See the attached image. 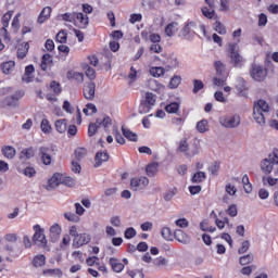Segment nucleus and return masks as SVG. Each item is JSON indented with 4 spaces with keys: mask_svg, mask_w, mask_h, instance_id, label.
Segmentation results:
<instances>
[{
    "mask_svg": "<svg viewBox=\"0 0 278 278\" xmlns=\"http://www.w3.org/2000/svg\"><path fill=\"white\" fill-rule=\"evenodd\" d=\"M262 173L269 175L274 172L275 177H278V149H274L269 159H264L261 162Z\"/></svg>",
    "mask_w": 278,
    "mask_h": 278,
    "instance_id": "f257e3e1",
    "label": "nucleus"
},
{
    "mask_svg": "<svg viewBox=\"0 0 278 278\" xmlns=\"http://www.w3.org/2000/svg\"><path fill=\"white\" fill-rule=\"evenodd\" d=\"M239 51L240 46L238 45V42H229L227 45V52L228 58L230 59V63L237 68H240V66H243L244 64V58L241 56Z\"/></svg>",
    "mask_w": 278,
    "mask_h": 278,
    "instance_id": "f03ea898",
    "label": "nucleus"
},
{
    "mask_svg": "<svg viewBox=\"0 0 278 278\" xmlns=\"http://www.w3.org/2000/svg\"><path fill=\"white\" fill-rule=\"evenodd\" d=\"M60 185L73 188L75 186V179L59 173L52 175V177L49 180V187L55 188Z\"/></svg>",
    "mask_w": 278,
    "mask_h": 278,
    "instance_id": "7ed1b4c3",
    "label": "nucleus"
},
{
    "mask_svg": "<svg viewBox=\"0 0 278 278\" xmlns=\"http://www.w3.org/2000/svg\"><path fill=\"white\" fill-rule=\"evenodd\" d=\"M270 106L269 105H254V112L252 113V118H254L255 123L260 126H265L266 114L269 113Z\"/></svg>",
    "mask_w": 278,
    "mask_h": 278,
    "instance_id": "20e7f679",
    "label": "nucleus"
},
{
    "mask_svg": "<svg viewBox=\"0 0 278 278\" xmlns=\"http://www.w3.org/2000/svg\"><path fill=\"white\" fill-rule=\"evenodd\" d=\"M194 29H197V22H187L185 26L179 31V38H182V40H188L189 42H192L194 40V36H197V33H194Z\"/></svg>",
    "mask_w": 278,
    "mask_h": 278,
    "instance_id": "39448f33",
    "label": "nucleus"
},
{
    "mask_svg": "<svg viewBox=\"0 0 278 278\" xmlns=\"http://www.w3.org/2000/svg\"><path fill=\"white\" fill-rule=\"evenodd\" d=\"M100 126L109 128L110 126H112V118L105 116L102 119H96V123H89V127L87 128V135L89 137H93L98 132Z\"/></svg>",
    "mask_w": 278,
    "mask_h": 278,
    "instance_id": "423d86ee",
    "label": "nucleus"
},
{
    "mask_svg": "<svg viewBox=\"0 0 278 278\" xmlns=\"http://www.w3.org/2000/svg\"><path fill=\"white\" fill-rule=\"evenodd\" d=\"M250 75L254 81H264L268 77V70L262 65H252Z\"/></svg>",
    "mask_w": 278,
    "mask_h": 278,
    "instance_id": "0eeeda50",
    "label": "nucleus"
},
{
    "mask_svg": "<svg viewBox=\"0 0 278 278\" xmlns=\"http://www.w3.org/2000/svg\"><path fill=\"white\" fill-rule=\"evenodd\" d=\"M149 178L141 176L130 179V189L132 191H142L149 186Z\"/></svg>",
    "mask_w": 278,
    "mask_h": 278,
    "instance_id": "6e6552de",
    "label": "nucleus"
},
{
    "mask_svg": "<svg viewBox=\"0 0 278 278\" xmlns=\"http://www.w3.org/2000/svg\"><path fill=\"white\" fill-rule=\"evenodd\" d=\"M241 118L240 115H229V116H222L219 118V123L222 126H225L226 128H236L240 125Z\"/></svg>",
    "mask_w": 278,
    "mask_h": 278,
    "instance_id": "1a4fd4ad",
    "label": "nucleus"
},
{
    "mask_svg": "<svg viewBox=\"0 0 278 278\" xmlns=\"http://www.w3.org/2000/svg\"><path fill=\"white\" fill-rule=\"evenodd\" d=\"M35 235H34V242L35 244L45 248L48 244L47 237L45 236L43 229L40 228V225L34 226Z\"/></svg>",
    "mask_w": 278,
    "mask_h": 278,
    "instance_id": "9d476101",
    "label": "nucleus"
},
{
    "mask_svg": "<svg viewBox=\"0 0 278 278\" xmlns=\"http://www.w3.org/2000/svg\"><path fill=\"white\" fill-rule=\"evenodd\" d=\"M14 14V11H8L2 16V25L3 27L0 30V36L4 38V40H10V35L8 34V27L10 26V21H12V16Z\"/></svg>",
    "mask_w": 278,
    "mask_h": 278,
    "instance_id": "9b49d317",
    "label": "nucleus"
},
{
    "mask_svg": "<svg viewBox=\"0 0 278 278\" xmlns=\"http://www.w3.org/2000/svg\"><path fill=\"white\" fill-rule=\"evenodd\" d=\"M89 23V17L86 14L81 12H75L74 25H76V27H80V29H86Z\"/></svg>",
    "mask_w": 278,
    "mask_h": 278,
    "instance_id": "f8f14e48",
    "label": "nucleus"
},
{
    "mask_svg": "<svg viewBox=\"0 0 278 278\" xmlns=\"http://www.w3.org/2000/svg\"><path fill=\"white\" fill-rule=\"evenodd\" d=\"M165 60L163 61V64L167 66L169 70L179 68V59L177 58V54H162Z\"/></svg>",
    "mask_w": 278,
    "mask_h": 278,
    "instance_id": "ddd939ff",
    "label": "nucleus"
},
{
    "mask_svg": "<svg viewBox=\"0 0 278 278\" xmlns=\"http://www.w3.org/2000/svg\"><path fill=\"white\" fill-rule=\"evenodd\" d=\"M189 151V144H188V140H181L179 142V147L177 148V152L179 153H186V156H194L198 155L200 153V147H197L195 150H193V152L188 153Z\"/></svg>",
    "mask_w": 278,
    "mask_h": 278,
    "instance_id": "4468645a",
    "label": "nucleus"
},
{
    "mask_svg": "<svg viewBox=\"0 0 278 278\" xmlns=\"http://www.w3.org/2000/svg\"><path fill=\"white\" fill-rule=\"evenodd\" d=\"M90 240L91 238L88 233H79L74 237V243L72 244V247L78 249L85 244H89Z\"/></svg>",
    "mask_w": 278,
    "mask_h": 278,
    "instance_id": "2eb2a0df",
    "label": "nucleus"
},
{
    "mask_svg": "<svg viewBox=\"0 0 278 278\" xmlns=\"http://www.w3.org/2000/svg\"><path fill=\"white\" fill-rule=\"evenodd\" d=\"M110 154L106 151H99L94 156V168H99L103 163L109 162Z\"/></svg>",
    "mask_w": 278,
    "mask_h": 278,
    "instance_id": "dca6fc26",
    "label": "nucleus"
},
{
    "mask_svg": "<svg viewBox=\"0 0 278 278\" xmlns=\"http://www.w3.org/2000/svg\"><path fill=\"white\" fill-rule=\"evenodd\" d=\"M48 152H49V148L40 147L39 155H40V159H41V163H43V165H51L52 164V155L49 154Z\"/></svg>",
    "mask_w": 278,
    "mask_h": 278,
    "instance_id": "f3484780",
    "label": "nucleus"
},
{
    "mask_svg": "<svg viewBox=\"0 0 278 278\" xmlns=\"http://www.w3.org/2000/svg\"><path fill=\"white\" fill-rule=\"evenodd\" d=\"M109 264L111 266L112 271L116 274H119L125 268V265L118 258L115 257H111Z\"/></svg>",
    "mask_w": 278,
    "mask_h": 278,
    "instance_id": "a211bd4d",
    "label": "nucleus"
},
{
    "mask_svg": "<svg viewBox=\"0 0 278 278\" xmlns=\"http://www.w3.org/2000/svg\"><path fill=\"white\" fill-rule=\"evenodd\" d=\"M62 235V226L54 224L50 227V238L52 242H56Z\"/></svg>",
    "mask_w": 278,
    "mask_h": 278,
    "instance_id": "6ab92c4d",
    "label": "nucleus"
},
{
    "mask_svg": "<svg viewBox=\"0 0 278 278\" xmlns=\"http://www.w3.org/2000/svg\"><path fill=\"white\" fill-rule=\"evenodd\" d=\"M179 31V24L177 22H172L165 26V35L168 38H173L175 34Z\"/></svg>",
    "mask_w": 278,
    "mask_h": 278,
    "instance_id": "aec40b11",
    "label": "nucleus"
},
{
    "mask_svg": "<svg viewBox=\"0 0 278 278\" xmlns=\"http://www.w3.org/2000/svg\"><path fill=\"white\" fill-rule=\"evenodd\" d=\"M157 103V96L153 92H146L142 99V105H155Z\"/></svg>",
    "mask_w": 278,
    "mask_h": 278,
    "instance_id": "412c9836",
    "label": "nucleus"
},
{
    "mask_svg": "<svg viewBox=\"0 0 278 278\" xmlns=\"http://www.w3.org/2000/svg\"><path fill=\"white\" fill-rule=\"evenodd\" d=\"M236 89L238 90V92L241 97H247L249 94V89L247 88V80L243 78L238 79Z\"/></svg>",
    "mask_w": 278,
    "mask_h": 278,
    "instance_id": "4be33fe9",
    "label": "nucleus"
},
{
    "mask_svg": "<svg viewBox=\"0 0 278 278\" xmlns=\"http://www.w3.org/2000/svg\"><path fill=\"white\" fill-rule=\"evenodd\" d=\"M51 12H52L51 7L43 8L37 18V23H39V25H42L45 21H49V17L51 16Z\"/></svg>",
    "mask_w": 278,
    "mask_h": 278,
    "instance_id": "5701e85b",
    "label": "nucleus"
},
{
    "mask_svg": "<svg viewBox=\"0 0 278 278\" xmlns=\"http://www.w3.org/2000/svg\"><path fill=\"white\" fill-rule=\"evenodd\" d=\"M181 75L174 74L167 84V88H169V90H177L181 85Z\"/></svg>",
    "mask_w": 278,
    "mask_h": 278,
    "instance_id": "b1692460",
    "label": "nucleus"
},
{
    "mask_svg": "<svg viewBox=\"0 0 278 278\" xmlns=\"http://www.w3.org/2000/svg\"><path fill=\"white\" fill-rule=\"evenodd\" d=\"M1 152H2V155H4V157L9 160H13L15 157V154L17 153L14 147H10V146L2 147Z\"/></svg>",
    "mask_w": 278,
    "mask_h": 278,
    "instance_id": "393cba45",
    "label": "nucleus"
},
{
    "mask_svg": "<svg viewBox=\"0 0 278 278\" xmlns=\"http://www.w3.org/2000/svg\"><path fill=\"white\" fill-rule=\"evenodd\" d=\"M122 134H124V137L130 142H138V135L135 134L132 130H129L128 128L122 126Z\"/></svg>",
    "mask_w": 278,
    "mask_h": 278,
    "instance_id": "a878e982",
    "label": "nucleus"
},
{
    "mask_svg": "<svg viewBox=\"0 0 278 278\" xmlns=\"http://www.w3.org/2000/svg\"><path fill=\"white\" fill-rule=\"evenodd\" d=\"M94 88H96L94 83H89L84 88V97H85V99H94Z\"/></svg>",
    "mask_w": 278,
    "mask_h": 278,
    "instance_id": "bb28decb",
    "label": "nucleus"
},
{
    "mask_svg": "<svg viewBox=\"0 0 278 278\" xmlns=\"http://www.w3.org/2000/svg\"><path fill=\"white\" fill-rule=\"evenodd\" d=\"M54 127L59 134H65V131H67V119H56Z\"/></svg>",
    "mask_w": 278,
    "mask_h": 278,
    "instance_id": "cd10ccee",
    "label": "nucleus"
},
{
    "mask_svg": "<svg viewBox=\"0 0 278 278\" xmlns=\"http://www.w3.org/2000/svg\"><path fill=\"white\" fill-rule=\"evenodd\" d=\"M150 75H152V77H164V75H166V68L162 67V66H154L150 68Z\"/></svg>",
    "mask_w": 278,
    "mask_h": 278,
    "instance_id": "c85d7f7f",
    "label": "nucleus"
},
{
    "mask_svg": "<svg viewBox=\"0 0 278 278\" xmlns=\"http://www.w3.org/2000/svg\"><path fill=\"white\" fill-rule=\"evenodd\" d=\"M28 51H29V43L27 42L22 43L17 49V58L20 60L27 58Z\"/></svg>",
    "mask_w": 278,
    "mask_h": 278,
    "instance_id": "c756f323",
    "label": "nucleus"
},
{
    "mask_svg": "<svg viewBox=\"0 0 278 278\" xmlns=\"http://www.w3.org/2000/svg\"><path fill=\"white\" fill-rule=\"evenodd\" d=\"M35 156V150L33 147L26 148L24 150L21 151L20 153V160H30Z\"/></svg>",
    "mask_w": 278,
    "mask_h": 278,
    "instance_id": "7c9ffc66",
    "label": "nucleus"
},
{
    "mask_svg": "<svg viewBox=\"0 0 278 278\" xmlns=\"http://www.w3.org/2000/svg\"><path fill=\"white\" fill-rule=\"evenodd\" d=\"M14 66H16V63L14 61L4 62L1 65L2 73L4 75H10L14 71Z\"/></svg>",
    "mask_w": 278,
    "mask_h": 278,
    "instance_id": "2f4dec72",
    "label": "nucleus"
},
{
    "mask_svg": "<svg viewBox=\"0 0 278 278\" xmlns=\"http://www.w3.org/2000/svg\"><path fill=\"white\" fill-rule=\"evenodd\" d=\"M35 68H34V65H28L25 67V74L24 76L22 77V80L25 83V84H29L34 78L31 77V74L34 73Z\"/></svg>",
    "mask_w": 278,
    "mask_h": 278,
    "instance_id": "473e14b6",
    "label": "nucleus"
},
{
    "mask_svg": "<svg viewBox=\"0 0 278 278\" xmlns=\"http://www.w3.org/2000/svg\"><path fill=\"white\" fill-rule=\"evenodd\" d=\"M214 217H215V225L218 229L223 230L225 228V225H227L229 228H232V225H230L228 217H224V220L216 217V214L214 215Z\"/></svg>",
    "mask_w": 278,
    "mask_h": 278,
    "instance_id": "72a5a7b5",
    "label": "nucleus"
},
{
    "mask_svg": "<svg viewBox=\"0 0 278 278\" xmlns=\"http://www.w3.org/2000/svg\"><path fill=\"white\" fill-rule=\"evenodd\" d=\"M150 87L152 90H154V92H157L159 94L166 90V86L157 80H152Z\"/></svg>",
    "mask_w": 278,
    "mask_h": 278,
    "instance_id": "f704fd0d",
    "label": "nucleus"
},
{
    "mask_svg": "<svg viewBox=\"0 0 278 278\" xmlns=\"http://www.w3.org/2000/svg\"><path fill=\"white\" fill-rule=\"evenodd\" d=\"M159 172V164L157 163H151L147 165L146 173L149 177H154L155 174Z\"/></svg>",
    "mask_w": 278,
    "mask_h": 278,
    "instance_id": "c9c22d12",
    "label": "nucleus"
},
{
    "mask_svg": "<svg viewBox=\"0 0 278 278\" xmlns=\"http://www.w3.org/2000/svg\"><path fill=\"white\" fill-rule=\"evenodd\" d=\"M34 267H43L47 264V257L45 255H38L31 261Z\"/></svg>",
    "mask_w": 278,
    "mask_h": 278,
    "instance_id": "e433bc0d",
    "label": "nucleus"
},
{
    "mask_svg": "<svg viewBox=\"0 0 278 278\" xmlns=\"http://www.w3.org/2000/svg\"><path fill=\"white\" fill-rule=\"evenodd\" d=\"M86 77L92 81V79H97V72L94 68L90 67L89 65L83 66Z\"/></svg>",
    "mask_w": 278,
    "mask_h": 278,
    "instance_id": "4c0bfd02",
    "label": "nucleus"
},
{
    "mask_svg": "<svg viewBox=\"0 0 278 278\" xmlns=\"http://www.w3.org/2000/svg\"><path fill=\"white\" fill-rule=\"evenodd\" d=\"M21 13H17L14 17L13 21L11 23V29L14 31V34L18 33V29H21Z\"/></svg>",
    "mask_w": 278,
    "mask_h": 278,
    "instance_id": "58836bf2",
    "label": "nucleus"
},
{
    "mask_svg": "<svg viewBox=\"0 0 278 278\" xmlns=\"http://www.w3.org/2000/svg\"><path fill=\"white\" fill-rule=\"evenodd\" d=\"M197 130L200 134H205L208 131V122L207 119H201L199 123H197Z\"/></svg>",
    "mask_w": 278,
    "mask_h": 278,
    "instance_id": "ea45409f",
    "label": "nucleus"
},
{
    "mask_svg": "<svg viewBox=\"0 0 278 278\" xmlns=\"http://www.w3.org/2000/svg\"><path fill=\"white\" fill-rule=\"evenodd\" d=\"M241 182L247 193H250L253 191V185H251L248 174L242 176Z\"/></svg>",
    "mask_w": 278,
    "mask_h": 278,
    "instance_id": "a19ab883",
    "label": "nucleus"
},
{
    "mask_svg": "<svg viewBox=\"0 0 278 278\" xmlns=\"http://www.w3.org/2000/svg\"><path fill=\"white\" fill-rule=\"evenodd\" d=\"M216 75L225 76L227 75V70H225V65L220 61H215L214 63Z\"/></svg>",
    "mask_w": 278,
    "mask_h": 278,
    "instance_id": "79ce46f5",
    "label": "nucleus"
},
{
    "mask_svg": "<svg viewBox=\"0 0 278 278\" xmlns=\"http://www.w3.org/2000/svg\"><path fill=\"white\" fill-rule=\"evenodd\" d=\"M67 79H75V81H84V74L75 71L67 72Z\"/></svg>",
    "mask_w": 278,
    "mask_h": 278,
    "instance_id": "37998d69",
    "label": "nucleus"
},
{
    "mask_svg": "<svg viewBox=\"0 0 278 278\" xmlns=\"http://www.w3.org/2000/svg\"><path fill=\"white\" fill-rule=\"evenodd\" d=\"M51 62H53V59L50 56V54H43L41 64H40L41 68L43 71H47V68H49V66H51Z\"/></svg>",
    "mask_w": 278,
    "mask_h": 278,
    "instance_id": "c03bdc74",
    "label": "nucleus"
},
{
    "mask_svg": "<svg viewBox=\"0 0 278 278\" xmlns=\"http://www.w3.org/2000/svg\"><path fill=\"white\" fill-rule=\"evenodd\" d=\"M254 262V255L253 254H247L244 256H240L239 264L241 266H247L249 264H252Z\"/></svg>",
    "mask_w": 278,
    "mask_h": 278,
    "instance_id": "a18cd8bd",
    "label": "nucleus"
},
{
    "mask_svg": "<svg viewBox=\"0 0 278 278\" xmlns=\"http://www.w3.org/2000/svg\"><path fill=\"white\" fill-rule=\"evenodd\" d=\"M40 129L43 134L52 132V125H50L49 119H41Z\"/></svg>",
    "mask_w": 278,
    "mask_h": 278,
    "instance_id": "49530a36",
    "label": "nucleus"
},
{
    "mask_svg": "<svg viewBox=\"0 0 278 278\" xmlns=\"http://www.w3.org/2000/svg\"><path fill=\"white\" fill-rule=\"evenodd\" d=\"M43 275H50L52 277L62 278L63 271L59 268H54V269L49 268L43 270Z\"/></svg>",
    "mask_w": 278,
    "mask_h": 278,
    "instance_id": "de8ad7c7",
    "label": "nucleus"
},
{
    "mask_svg": "<svg viewBox=\"0 0 278 278\" xmlns=\"http://www.w3.org/2000/svg\"><path fill=\"white\" fill-rule=\"evenodd\" d=\"M205 179V173L204 172H197L193 177L191 178V182L193 184H202Z\"/></svg>",
    "mask_w": 278,
    "mask_h": 278,
    "instance_id": "09e8293b",
    "label": "nucleus"
},
{
    "mask_svg": "<svg viewBox=\"0 0 278 278\" xmlns=\"http://www.w3.org/2000/svg\"><path fill=\"white\" fill-rule=\"evenodd\" d=\"M192 84H193V89H192L193 94L201 92V90L205 88V85L199 79H193Z\"/></svg>",
    "mask_w": 278,
    "mask_h": 278,
    "instance_id": "8fccbe9b",
    "label": "nucleus"
},
{
    "mask_svg": "<svg viewBox=\"0 0 278 278\" xmlns=\"http://www.w3.org/2000/svg\"><path fill=\"white\" fill-rule=\"evenodd\" d=\"M226 81H227V75H224V76L216 75L213 78L214 86L223 87L225 86Z\"/></svg>",
    "mask_w": 278,
    "mask_h": 278,
    "instance_id": "3c124183",
    "label": "nucleus"
},
{
    "mask_svg": "<svg viewBox=\"0 0 278 278\" xmlns=\"http://www.w3.org/2000/svg\"><path fill=\"white\" fill-rule=\"evenodd\" d=\"M61 21H65L66 23H75V12L73 13H64L59 15Z\"/></svg>",
    "mask_w": 278,
    "mask_h": 278,
    "instance_id": "603ef678",
    "label": "nucleus"
},
{
    "mask_svg": "<svg viewBox=\"0 0 278 278\" xmlns=\"http://www.w3.org/2000/svg\"><path fill=\"white\" fill-rule=\"evenodd\" d=\"M202 14H203V16H205V18H212L215 14L214 8H212V5L203 7Z\"/></svg>",
    "mask_w": 278,
    "mask_h": 278,
    "instance_id": "864d4df0",
    "label": "nucleus"
},
{
    "mask_svg": "<svg viewBox=\"0 0 278 278\" xmlns=\"http://www.w3.org/2000/svg\"><path fill=\"white\" fill-rule=\"evenodd\" d=\"M87 153H88V151L85 148L76 149L75 152H74L76 161L79 162L80 160H83L86 156Z\"/></svg>",
    "mask_w": 278,
    "mask_h": 278,
    "instance_id": "5fc2aeb1",
    "label": "nucleus"
},
{
    "mask_svg": "<svg viewBox=\"0 0 278 278\" xmlns=\"http://www.w3.org/2000/svg\"><path fill=\"white\" fill-rule=\"evenodd\" d=\"M214 27L215 31H217V34H220V36H225V34H227V28L225 27V25H223V23L215 22Z\"/></svg>",
    "mask_w": 278,
    "mask_h": 278,
    "instance_id": "6e6d98bb",
    "label": "nucleus"
},
{
    "mask_svg": "<svg viewBox=\"0 0 278 278\" xmlns=\"http://www.w3.org/2000/svg\"><path fill=\"white\" fill-rule=\"evenodd\" d=\"M262 181L264 185L267 184V186L274 187L278 184V178H273V176L262 177Z\"/></svg>",
    "mask_w": 278,
    "mask_h": 278,
    "instance_id": "4d7b16f0",
    "label": "nucleus"
},
{
    "mask_svg": "<svg viewBox=\"0 0 278 278\" xmlns=\"http://www.w3.org/2000/svg\"><path fill=\"white\" fill-rule=\"evenodd\" d=\"M152 264L155 267H163V266L167 265V260L164 256H159V257L154 258V261H152Z\"/></svg>",
    "mask_w": 278,
    "mask_h": 278,
    "instance_id": "13d9d810",
    "label": "nucleus"
},
{
    "mask_svg": "<svg viewBox=\"0 0 278 278\" xmlns=\"http://www.w3.org/2000/svg\"><path fill=\"white\" fill-rule=\"evenodd\" d=\"M200 228L203 231H208V232H214L216 231V228L214 226H208V222L207 220H203L200 223Z\"/></svg>",
    "mask_w": 278,
    "mask_h": 278,
    "instance_id": "bf43d9fd",
    "label": "nucleus"
},
{
    "mask_svg": "<svg viewBox=\"0 0 278 278\" xmlns=\"http://www.w3.org/2000/svg\"><path fill=\"white\" fill-rule=\"evenodd\" d=\"M127 275H129L130 278H144L143 271L139 269L127 270Z\"/></svg>",
    "mask_w": 278,
    "mask_h": 278,
    "instance_id": "052dcab7",
    "label": "nucleus"
},
{
    "mask_svg": "<svg viewBox=\"0 0 278 278\" xmlns=\"http://www.w3.org/2000/svg\"><path fill=\"white\" fill-rule=\"evenodd\" d=\"M64 218L72 223H78L80 218L75 213H64Z\"/></svg>",
    "mask_w": 278,
    "mask_h": 278,
    "instance_id": "680f3d73",
    "label": "nucleus"
},
{
    "mask_svg": "<svg viewBox=\"0 0 278 278\" xmlns=\"http://www.w3.org/2000/svg\"><path fill=\"white\" fill-rule=\"evenodd\" d=\"M98 112V109L94 105H87L84 109V114L86 116H92L93 114H96Z\"/></svg>",
    "mask_w": 278,
    "mask_h": 278,
    "instance_id": "e2e57ef3",
    "label": "nucleus"
},
{
    "mask_svg": "<svg viewBox=\"0 0 278 278\" xmlns=\"http://www.w3.org/2000/svg\"><path fill=\"white\" fill-rule=\"evenodd\" d=\"M140 21H142V14L140 13L130 14L129 23H131V25H136V23H140Z\"/></svg>",
    "mask_w": 278,
    "mask_h": 278,
    "instance_id": "0e129e2a",
    "label": "nucleus"
},
{
    "mask_svg": "<svg viewBox=\"0 0 278 278\" xmlns=\"http://www.w3.org/2000/svg\"><path fill=\"white\" fill-rule=\"evenodd\" d=\"M55 38H56V42H61V45H64V42H66V40H67L66 31L60 30L56 34Z\"/></svg>",
    "mask_w": 278,
    "mask_h": 278,
    "instance_id": "69168bd1",
    "label": "nucleus"
},
{
    "mask_svg": "<svg viewBox=\"0 0 278 278\" xmlns=\"http://www.w3.org/2000/svg\"><path fill=\"white\" fill-rule=\"evenodd\" d=\"M71 243V237L70 235H64V237H62V241L60 243V248L61 250H65Z\"/></svg>",
    "mask_w": 278,
    "mask_h": 278,
    "instance_id": "338daca9",
    "label": "nucleus"
},
{
    "mask_svg": "<svg viewBox=\"0 0 278 278\" xmlns=\"http://www.w3.org/2000/svg\"><path fill=\"white\" fill-rule=\"evenodd\" d=\"M136 236V230L134 227H130V228H127L125 230V239L126 240H130V239H134Z\"/></svg>",
    "mask_w": 278,
    "mask_h": 278,
    "instance_id": "774afa93",
    "label": "nucleus"
}]
</instances>
